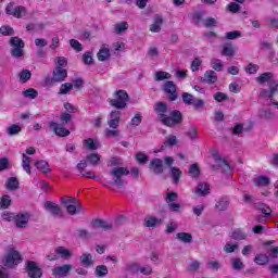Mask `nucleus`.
<instances>
[{
  "label": "nucleus",
  "mask_w": 278,
  "mask_h": 278,
  "mask_svg": "<svg viewBox=\"0 0 278 278\" xmlns=\"http://www.w3.org/2000/svg\"><path fill=\"white\" fill-rule=\"evenodd\" d=\"M153 110L156 113L160 123L165 127H177V125L184 123V114H181V111H168V104H166V102H156Z\"/></svg>",
  "instance_id": "obj_1"
},
{
  "label": "nucleus",
  "mask_w": 278,
  "mask_h": 278,
  "mask_svg": "<svg viewBox=\"0 0 278 278\" xmlns=\"http://www.w3.org/2000/svg\"><path fill=\"white\" fill-rule=\"evenodd\" d=\"M91 232H88L86 229H78V238H90V236H97L102 233V231H112L114 226L103 219L97 218L91 220Z\"/></svg>",
  "instance_id": "obj_2"
},
{
  "label": "nucleus",
  "mask_w": 278,
  "mask_h": 278,
  "mask_svg": "<svg viewBox=\"0 0 278 278\" xmlns=\"http://www.w3.org/2000/svg\"><path fill=\"white\" fill-rule=\"evenodd\" d=\"M61 124L58 122H50L49 127L59 138H66V136H71V130L66 129L64 125H68L71 121H73V115L67 112L61 113L60 117Z\"/></svg>",
  "instance_id": "obj_3"
},
{
  "label": "nucleus",
  "mask_w": 278,
  "mask_h": 278,
  "mask_svg": "<svg viewBox=\"0 0 278 278\" xmlns=\"http://www.w3.org/2000/svg\"><path fill=\"white\" fill-rule=\"evenodd\" d=\"M23 262V256L18 250L14 249V247H10L7 255L2 260L3 266L7 268H14V266H18Z\"/></svg>",
  "instance_id": "obj_4"
},
{
  "label": "nucleus",
  "mask_w": 278,
  "mask_h": 278,
  "mask_svg": "<svg viewBox=\"0 0 278 278\" xmlns=\"http://www.w3.org/2000/svg\"><path fill=\"white\" fill-rule=\"evenodd\" d=\"M61 203L70 216H75V214H81V212H84V206H81V203H79L77 199L73 197L62 198Z\"/></svg>",
  "instance_id": "obj_5"
},
{
  "label": "nucleus",
  "mask_w": 278,
  "mask_h": 278,
  "mask_svg": "<svg viewBox=\"0 0 278 278\" xmlns=\"http://www.w3.org/2000/svg\"><path fill=\"white\" fill-rule=\"evenodd\" d=\"M127 103H129V93L125 90L115 91L114 99L109 101V104L115 108V110H125Z\"/></svg>",
  "instance_id": "obj_6"
},
{
  "label": "nucleus",
  "mask_w": 278,
  "mask_h": 278,
  "mask_svg": "<svg viewBox=\"0 0 278 278\" xmlns=\"http://www.w3.org/2000/svg\"><path fill=\"white\" fill-rule=\"evenodd\" d=\"M113 179V186L115 188H123L125 186V180L123 177L129 176V168L127 167H113L110 172Z\"/></svg>",
  "instance_id": "obj_7"
},
{
  "label": "nucleus",
  "mask_w": 278,
  "mask_h": 278,
  "mask_svg": "<svg viewBox=\"0 0 278 278\" xmlns=\"http://www.w3.org/2000/svg\"><path fill=\"white\" fill-rule=\"evenodd\" d=\"M68 77V72L64 67H55L52 72V77L45 79L46 86H55L62 84Z\"/></svg>",
  "instance_id": "obj_8"
},
{
  "label": "nucleus",
  "mask_w": 278,
  "mask_h": 278,
  "mask_svg": "<svg viewBox=\"0 0 278 278\" xmlns=\"http://www.w3.org/2000/svg\"><path fill=\"white\" fill-rule=\"evenodd\" d=\"M9 45L11 47L12 58L18 59L25 55V53L23 52V49H25V41H23V39H21L20 37H12L9 41Z\"/></svg>",
  "instance_id": "obj_9"
},
{
  "label": "nucleus",
  "mask_w": 278,
  "mask_h": 278,
  "mask_svg": "<svg viewBox=\"0 0 278 278\" xmlns=\"http://www.w3.org/2000/svg\"><path fill=\"white\" fill-rule=\"evenodd\" d=\"M26 271L29 278H42V268L34 261L26 262Z\"/></svg>",
  "instance_id": "obj_10"
},
{
  "label": "nucleus",
  "mask_w": 278,
  "mask_h": 278,
  "mask_svg": "<svg viewBox=\"0 0 278 278\" xmlns=\"http://www.w3.org/2000/svg\"><path fill=\"white\" fill-rule=\"evenodd\" d=\"M43 207L54 218H63V216H64V213L62 212V207H60V205L55 204V202L47 201L43 204Z\"/></svg>",
  "instance_id": "obj_11"
},
{
  "label": "nucleus",
  "mask_w": 278,
  "mask_h": 278,
  "mask_svg": "<svg viewBox=\"0 0 278 278\" xmlns=\"http://www.w3.org/2000/svg\"><path fill=\"white\" fill-rule=\"evenodd\" d=\"M13 223L17 229H24L29 225V213L27 212H20L15 214V218Z\"/></svg>",
  "instance_id": "obj_12"
},
{
  "label": "nucleus",
  "mask_w": 278,
  "mask_h": 278,
  "mask_svg": "<svg viewBox=\"0 0 278 278\" xmlns=\"http://www.w3.org/2000/svg\"><path fill=\"white\" fill-rule=\"evenodd\" d=\"M164 92L167 93L169 101H175L177 99V85L173 80H167L163 86Z\"/></svg>",
  "instance_id": "obj_13"
},
{
  "label": "nucleus",
  "mask_w": 278,
  "mask_h": 278,
  "mask_svg": "<svg viewBox=\"0 0 278 278\" xmlns=\"http://www.w3.org/2000/svg\"><path fill=\"white\" fill-rule=\"evenodd\" d=\"M73 270V265L64 264L52 269L53 277L62 278L68 276V273Z\"/></svg>",
  "instance_id": "obj_14"
},
{
  "label": "nucleus",
  "mask_w": 278,
  "mask_h": 278,
  "mask_svg": "<svg viewBox=\"0 0 278 278\" xmlns=\"http://www.w3.org/2000/svg\"><path fill=\"white\" fill-rule=\"evenodd\" d=\"M108 125L111 129H118L121 126V111L114 110L110 113Z\"/></svg>",
  "instance_id": "obj_15"
},
{
  "label": "nucleus",
  "mask_w": 278,
  "mask_h": 278,
  "mask_svg": "<svg viewBox=\"0 0 278 278\" xmlns=\"http://www.w3.org/2000/svg\"><path fill=\"white\" fill-rule=\"evenodd\" d=\"M150 170H152L155 175H162L164 173V163L161 159H152L149 165Z\"/></svg>",
  "instance_id": "obj_16"
},
{
  "label": "nucleus",
  "mask_w": 278,
  "mask_h": 278,
  "mask_svg": "<svg viewBox=\"0 0 278 278\" xmlns=\"http://www.w3.org/2000/svg\"><path fill=\"white\" fill-rule=\"evenodd\" d=\"M201 81L202 84H208V86H212L218 81V76L216 75V72L208 70L204 73Z\"/></svg>",
  "instance_id": "obj_17"
},
{
  "label": "nucleus",
  "mask_w": 278,
  "mask_h": 278,
  "mask_svg": "<svg viewBox=\"0 0 278 278\" xmlns=\"http://www.w3.org/2000/svg\"><path fill=\"white\" fill-rule=\"evenodd\" d=\"M35 167L39 173H42V175H49L51 173V165H49V162L45 160H39L35 163Z\"/></svg>",
  "instance_id": "obj_18"
},
{
  "label": "nucleus",
  "mask_w": 278,
  "mask_h": 278,
  "mask_svg": "<svg viewBox=\"0 0 278 278\" xmlns=\"http://www.w3.org/2000/svg\"><path fill=\"white\" fill-rule=\"evenodd\" d=\"M278 92V84L277 81H271L269 84V90H263L261 91V94L263 97H267L268 99H273L275 97V94H277Z\"/></svg>",
  "instance_id": "obj_19"
},
{
  "label": "nucleus",
  "mask_w": 278,
  "mask_h": 278,
  "mask_svg": "<svg viewBox=\"0 0 278 278\" xmlns=\"http://www.w3.org/2000/svg\"><path fill=\"white\" fill-rule=\"evenodd\" d=\"M144 223H146V227L155 228V227H160V225L164 223V219L153 217V216H147L144 219Z\"/></svg>",
  "instance_id": "obj_20"
},
{
  "label": "nucleus",
  "mask_w": 278,
  "mask_h": 278,
  "mask_svg": "<svg viewBox=\"0 0 278 278\" xmlns=\"http://www.w3.org/2000/svg\"><path fill=\"white\" fill-rule=\"evenodd\" d=\"M97 58L99 62H108V60L111 58L110 48H106L105 46L100 48L99 52L97 53Z\"/></svg>",
  "instance_id": "obj_21"
},
{
  "label": "nucleus",
  "mask_w": 278,
  "mask_h": 278,
  "mask_svg": "<svg viewBox=\"0 0 278 278\" xmlns=\"http://www.w3.org/2000/svg\"><path fill=\"white\" fill-rule=\"evenodd\" d=\"M22 167L27 175H31V157L25 153L22 154Z\"/></svg>",
  "instance_id": "obj_22"
},
{
  "label": "nucleus",
  "mask_w": 278,
  "mask_h": 278,
  "mask_svg": "<svg viewBox=\"0 0 278 278\" xmlns=\"http://www.w3.org/2000/svg\"><path fill=\"white\" fill-rule=\"evenodd\" d=\"M195 194H198V197H207V194H210V185L205 182L199 184L195 188Z\"/></svg>",
  "instance_id": "obj_23"
},
{
  "label": "nucleus",
  "mask_w": 278,
  "mask_h": 278,
  "mask_svg": "<svg viewBox=\"0 0 278 278\" xmlns=\"http://www.w3.org/2000/svg\"><path fill=\"white\" fill-rule=\"evenodd\" d=\"M55 250L56 255H59V257H61L62 260H71L73 257V253H71V250L64 247H58Z\"/></svg>",
  "instance_id": "obj_24"
},
{
  "label": "nucleus",
  "mask_w": 278,
  "mask_h": 278,
  "mask_svg": "<svg viewBox=\"0 0 278 278\" xmlns=\"http://www.w3.org/2000/svg\"><path fill=\"white\" fill-rule=\"evenodd\" d=\"M216 210H218L219 212H225L227 211V208L229 207V198L224 197L220 198L216 204H215Z\"/></svg>",
  "instance_id": "obj_25"
},
{
  "label": "nucleus",
  "mask_w": 278,
  "mask_h": 278,
  "mask_svg": "<svg viewBox=\"0 0 278 278\" xmlns=\"http://www.w3.org/2000/svg\"><path fill=\"white\" fill-rule=\"evenodd\" d=\"M253 184L256 187H266V186H270V178L266 177V176H258L257 178L253 179Z\"/></svg>",
  "instance_id": "obj_26"
},
{
  "label": "nucleus",
  "mask_w": 278,
  "mask_h": 278,
  "mask_svg": "<svg viewBox=\"0 0 278 278\" xmlns=\"http://www.w3.org/2000/svg\"><path fill=\"white\" fill-rule=\"evenodd\" d=\"M177 144V137L174 135L165 137L164 143L161 146L162 151L168 149V147H175Z\"/></svg>",
  "instance_id": "obj_27"
},
{
  "label": "nucleus",
  "mask_w": 278,
  "mask_h": 278,
  "mask_svg": "<svg viewBox=\"0 0 278 278\" xmlns=\"http://www.w3.org/2000/svg\"><path fill=\"white\" fill-rule=\"evenodd\" d=\"M85 160L87 161V164H90V166H98L99 162H101V155L91 153L88 154Z\"/></svg>",
  "instance_id": "obj_28"
},
{
  "label": "nucleus",
  "mask_w": 278,
  "mask_h": 278,
  "mask_svg": "<svg viewBox=\"0 0 278 278\" xmlns=\"http://www.w3.org/2000/svg\"><path fill=\"white\" fill-rule=\"evenodd\" d=\"M254 262L258 266H266V264H268V262H270V256H268L266 254H262V253L256 254V256L254 257Z\"/></svg>",
  "instance_id": "obj_29"
},
{
  "label": "nucleus",
  "mask_w": 278,
  "mask_h": 278,
  "mask_svg": "<svg viewBox=\"0 0 278 278\" xmlns=\"http://www.w3.org/2000/svg\"><path fill=\"white\" fill-rule=\"evenodd\" d=\"M176 238L180 240V242H184L185 244L192 243V233L190 232H178L176 233Z\"/></svg>",
  "instance_id": "obj_30"
},
{
  "label": "nucleus",
  "mask_w": 278,
  "mask_h": 278,
  "mask_svg": "<svg viewBox=\"0 0 278 278\" xmlns=\"http://www.w3.org/2000/svg\"><path fill=\"white\" fill-rule=\"evenodd\" d=\"M273 76L274 75L271 72H265L261 74L258 77H256V81L257 84H261V85L268 84L270 79H273Z\"/></svg>",
  "instance_id": "obj_31"
},
{
  "label": "nucleus",
  "mask_w": 278,
  "mask_h": 278,
  "mask_svg": "<svg viewBox=\"0 0 278 278\" xmlns=\"http://www.w3.org/2000/svg\"><path fill=\"white\" fill-rule=\"evenodd\" d=\"M130 127H140L142 125V113L136 112L129 122Z\"/></svg>",
  "instance_id": "obj_32"
},
{
  "label": "nucleus",
  "mask_w": 278,
  "mask_h": 278,
  "mask_svg": "<svg viewBox=\"0 0 278 278\" xmlns=\"http://www.w3.org/2000/svg\"><path fill=\"white\" fill-rule=\"evenodd\" d=\"M255 207H256V210L262 212V214H264V216H273V210H270V206H268L267 204L256 203Z\"/></svg>",
  "instance_id": "obj_33"
},
{
  "label": "nucleus",
  "mask_w": 278,
  "mask_h": 278,
  "mask_svg": "<svg viewBox=\"0 0 278 278\" xmlns=\"http://www.w3.org/2000/svg\"><path fill=\"white\" fill-rule=\"evenodd\" d=\"M230 238L232 240H247V233H244L242 229L236 228L235 230L231 231Z\"/></svg>",
  "instance_id": "obj_34"
},
{
  "label": "nucleus",
  "mask_w": 278,
  "mask_h": 278,
  "mask_svg": "<svg viewBox=\"0 0 278 278\" xmlns=\"http://www.w3.org/2000/svg\"><path fill=\"white\" fill-rule=\"evenodd\" d=\"M213 157H214L215 162L217 164H219V166H226V168L228 170H231V165H229V162H227V160L223 159V156H220V154L218 152H215L213 154Z\"/></svg>",
  "instance_id": "obj_35"
},
{
  "label": "nucleus",
  "mask_w": 278,
  "mask_h": 278,
  "mask_svg": "<svg viewBox=\"0 0 278 278\" xmlns=\"http://www.w3.org/2000/svg\"><path fill=\"white\" fill-rule=\"evenodd\" d=\"M21 182H18V178L10 177L7 181L8 190H18Z\"/></svg>",
  "instance_id": "obj_36"
},
{
  "label": "nucleus",
  "mask_w": 278,
  "mask_h": 278,
  "mask_svg": "<svg viewBox=\"0 0 278 278\" xmlns=\"http://www.w3.org/2000/svg\"><path fill=\"white\" fill-rule=\"evenodd\" d=\"M25 14H27V8H25L23 5L15 7V10L13 12L14 18H23V16H25Z\"/></svg>",
  "instance_id": "obj_37"
},
{
  "label": "nucleus",
  "mask_w": 278,
  "mask_h": 278,
  "mask_svg": "<svg viewBox=\"0 0 278 278\" xmlns=\"http://www.w3.org/2000/svg\"><path fill=\"white\" fill-rule=\"evenodd\" d=\"M189 175L193 179H198V177L201 175V168L199 167V164L194 163L189 167Z\"/></svg>",
  "instance_id": "obj_38"
},
{
  "label": "nucleus",
  "mask_w": 278,
  "mask_h": 278,
  "mask_svg": "<svg viewBox=\"0 0 278 278\" xmlns=\"http://www.w3.org/2000/svg\"><path fill=\"white\" fill-rule=\"evenodd\" d=\"M222 55H225L226 58H233V55H236V49H233V46L231 45L224 46Z\"/></svg>",
  "instance_id": "obj_39"
},
{
  "label": "nucleus",
  "mask_w": 278,
  "mask_h": 278,
  "mask_svg": "<svg viewBox=\"0 0 278 278\" xmlns=\"http://www.w3.org/2000/svg\"><path fill=\"white\" fill-rule=\"evenodd\" d=\"M170 173L173 177L174 184H179V180L181 179L182 172L178 167H170Z\"/></svg>",
  "instance_id": "obj_40"
},
{
  "label": "nucleus",
  "mask_w": 278,
  "mask_h": 278,
  "mask_svg": "<svg viewBox=\"0 0 278 278\" xmlns=\"http://www.w3.org/2000/svg\"><path fill=\"white\" fill-rule=\"evenodd\" d=\"M104 136H106V138H121V130H118V128H106Z\"/></svg>",
  "instance_id": "obj_41"
},
{
  "label": "nucleus",
  "mask_w": 278,
  "mask_h": 278,
  "mask_svg": "<svg viewBox=\"0 0 278 278\" xmlns=\"http://www.w3.org/2000/svg\"><path fill=\"white\" fill-rule=\"evenodd\" d=\"M211 66H212L213 71L220 73V71H223L225 65L223 64V61H220V59H212Z\"/></svg>",
  "instance_id": "obj_42"
},
{
  "label": "nucleus",
  "mask_w": 278,
  "mask_h": 278,
  "mask_svg": "<svg viewBox=\"0 0 278 278\" xmlns=\"http://www.w3.org/2000/svg\"><path fill=\"white\" fill-rule=\"evenodd\" d=\"M12 205V200L10 199V195L5 194L2 195L0 199V208L1 210H8Z\"/></svg>",
  "instance_id": "obj_43"
},
{
  "label": "nucleus",
  "mask_w": 278,
  "mask_h": 278,
  "mask_svg": "<svg viewBox=\"0 0 278 278\" xmlns=\"http://www.w3.org/2000/svg\"><path fill=\"white\" fill-rule=\"evenodd\" d=\"M80 262H81V264H84V266L86 268H90V266H92V264H93L92 254H83L80 256Z\"/></svg>",
  "instance_id": "obj_44"
},
{
  "label": "nucleus",
  "mask_w": 278,
  "mask_h": 278,
  "mask_svg": "<svg viewBox=\"0 0 278 278\" xmlns=\"http://www.w3.org/2000/svg\"><path fill=\"white\" fill-rule=\"evenodd\" d=\"M116 34H123L129 29V24L127 22H118L114 25Z\"/></svg>",
  "instance_id": "obj_45"
},
{
  "label": "nucleus",
  "mask_w": 278,
  "mask_h": 278,
  "mask_svg": "<svg viewBox=\"0 0 278 278\" xmlns=\"http://www.w3.org/2000/svg\"><path fill=\"white\" fill-rule=\"evenodd\" d=\"M12 168V164H10V159L8 157H1L0 159V173H3V170H10Z\"/></svg>",
  "instance_id": "obj_46"
},
{
  "label": "nucleus",
  "mask_w": 278,
  "mask_h": 278,
  "mask_svg": "<svg viewBox=\"0 0 278 278\" xmlns=\"http://www.w3.org/2000/svg\"><path fill=\"white\" fill-rule=\"evenodd\" d=\"M135 160L137 163L144 165L149 162V156L143 152H138L135 154Z\"/></svg>",
  "instance_id": "obj_47"
},
{
  "label": "nucleus",
  "mask_w": 278,
  "mask_h": 278,
  "mask_svg": "<svg viewBox=\"0 0 278 278\" xmlns=\"http://www.w3.org/2000/svg\"><path fill=\"white\" fill-rule=\"evenodd\" d=\"M170 74L168 72L156 71L154 74L155 81H164V79H168Z\"/></svg>",
  "instance_id": "obj_48"
},
{
  "label": "nucleus",
  "mask_w": 278,
  "mask_h": 278,
  "mask_svg": "<svg viewBox=\"0 0 278 278\" xmlns=\"http://www.w3.org/2000/svg\"><path fill=\"white\" fill-rule=\"evenodd\" d=\"M83 63L87 66L94 64V59L92 58V52L87 51L83 54Z\"/></svg>",
  "instance_id": "obj_49"
},
{
  "label": "nucleus",
  "mask_w": 278,
  "mask_h": 278,
  "mask_svg": "<svg viewBox=\"0 0 278 278\" xmlns=\"http://www.w3.org/2000/svg\"><path fill=\"white\" fill-rule=\"evenodd\" d=\"M84 147L88 149V151H97V143H94V139L92 138L85 139Z\"/></svg>",
  "instance_id": "obj_50"
},
{
  "label": "nucleus",
  "mask_w": 278,
  "mask_h": 278,
  "mask_svg": "<svg viewBox=\"0 0 278 278\" xmlns=\"http://www.w3.org/2000/svg\"><path fill=\"white\" fill-rule=\"evenodd\" d=\"M237 38H242V33H240V30L225 33L226 40H236Z\"/></svg>",
  "instance_id": "obj_51"
},
{
  "label": "nucleus",
  "mask_w": 278,
  "mask_h": 278,
  "mask_svg": "<svg viewBox=\"0 0 278 278\" xmlns=\"http://www.w3.org/2000/svg\"><path fill=\"white\" fill-rule=\"evenodd\" d=\"M73 90V84L71 83H64L61 85L59 89V94H68Z\"/></svg>",
  "instance_id": "obj_52"
},
{
  "label": "nucleus",
  "mask_w": 278,
  "mask_h": 278,
  "mask_svg": "<svg viewBox=\"0 0 278 278\" xmlns=\"http://www.w3.org/2000/svg\"><path fill=\"white\" fill-rule=\"evenodd\" d=\"M257 71H260V65H257V64L249 63L245 66V73L248 75H255L257 73Z\"/></svg>",
  "instance_id": "obj_53"
},
{
  "label": "nucleus",
  "mask_w": 278,
  "mask_h": 278,
  "mask_svg": "<svg viewBox=\"0 0 278 278\" xmlns=\"http://www.w3.org/2000/svg\"><path fill=\"white\" fill-rule=\"evenodd\" d=\"M23 97L26 99H36L38 97V91L34 88L26 89L23 91Z\"/></svg>",
  "instance_id": "obj_54"
},
{
  "label": "nucleus",
  "mask_w": 278,
  "mask_h": 278,
  "mask_svg": "<svg viewBox=\"0 0 278 278\" xmlns=\"http://www.w3.org/2000/svg\"><path fill=\"white\" fill-rule=\"evenodd\" d=\"M20 79H21L22 84H27V81H29V79H31V72H29L28 70H23L20 73Z\"/></svg>",
  "instance_id": "obj_55"
},
{
  "label": "nucleus",
  "mask_w": 278,
  "mask_h": 278,
  "mask_svg": "<svg viewBox=\"0 0 278 278\" xmlns=\"http://www.w3.org/2000/svg\"><path fill=\"white\" fill-rule=\"evenodd\" d=\"M108 266L105 265H99L96 267V277H105L108 275Z\"/></svg>",
  "instance_id": "obj_56"
},
{
  "label": "nucleus",
  "mask_w": 278,
  "mask_h": 278,
  "mask_svg": "<svg viewBox=\"0 0 278 278\" xmlns=\"http://www.w3.org/2000/svg\"><path fill=\"white\" fill-rule=\"evenodd\" d=\"M213 99L217 102V103H223V101H227V99H229V96L225 92H216L214 96H213Z\"/></svg>",
  "instance_id": "obj_57"
},
{
  "label": "nucleus",
  "mask_w": 278,
  "mask_h": 278,
  "mask_svg": "<svg viewBox=\"0 0 278 278\" xmlns=\"http://www.w3.org/2000/svg\"><path fill=\"white\" fill-rule=\"evenodd\" d=\"M177 199H179V194L177 192H168L165 198V202L167 203V205H170L172 203H175Z\"/></svg>",
  "instance_id": "obj_58"
},
{
  "label": "nucleus",
  "mask_w": 278,
  "mask_h": 278,
  "mask_svg": "<svg viewBox=\"0 0 278 278\" xmlns=\"http://www.w3.org/2000/svg\"><path fill=\"white\" fill-rule=\"evenodd\" d=\"M193 101H194V96H192V93H188V92L182 93V103H185V105H192Z\"/></svg>",
  "instance_id": "obj_59"
},
{
  "label": "nucleus",
  "mask_w": 278,
  "mask_h": 278,
  "mask_svg": "<svg viewBox=\"0 0 278 278\" xmlns=\"http://www.w3.org/2000/svg\"><path fill=\"white\" fill-rule=\"evenodd\" d=\"M238 247V243L226 242V244L224 245V251L226 253H235Z\"/></svg>",
  "instance_id": "obj_60"
},
{
  "label": "nucleus",
  "mask_w": 278,
  "mask_h": 278,
  "mask_svg": "<svg viewBox=\"0 0 278 278\" xmlns=\"http://www.w3.org/2000/svg\"><path fill=\"white\" fill-rule=\"evenodd\" d=\"M201 64H203V60H201L200 58H195L192 62H191V71L192 73H197V71H199V68L201 67Z\"/></svg>",
  "instance_id": "obj_61"
},
{
  "label": "nucleus",
  "mask_w": 278,
  "mask_h": 278,
  "mask_svg": "<svg viewBox=\"0 0 278 278\" xmlns=\"http://www.w3.org/2000/svg\"><path fill=\"white\" fill-rule=\"evenodd\" d=\"M70 46L72 49H75L77 52L84 51V46H81V42H79L77 39H71Z\"/></svg>",
  "instance_id": "obj_62"
},
{
  "label": "nucleus",
  "mask_w": 278,
  "mask_h": 278,
  "mask_svg": "<svg viewBox=\"0 0 278 278\" xmlns=\"http://www.w3.org/2000/svg\"><path fill=\"white\" fill-rule=\"evenodd\" d=\"M244 263L239 257L232 258V268L233 270H242Z\"/></svg>",
  "instance_id": "obj_63"
},
{
  "label": "nucleus",
  "mask_w": 278,
  "mask_h": 278,
  "mask_svg": "<svg viewBox=\"0 0 278 278\" xmlns=\"http://www.w3.org/2000/svg\"><path fill=\"white\" fill-rule=\"evenodd\" d=\"M0 34H2V36H12V34H14V28L10 26H1Z\"/></svg>",
  "instance_id": "obj_64"
}]
</instances>
